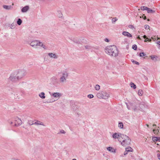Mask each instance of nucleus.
<instances>
[{
  "label": "nucleus",
  "mask_w": 160,
  "mask_h": 160,
  "mask_svg": "<svg viewBox=\"0 0 160 160\" xmlns=\"http://www.w3.org/2000/svg\"><path fill=\"white\" fill-rule=\"evenodd\" d=\"M127 107L128 109H130L131 108H132L133 109L134 111H136L137 109V107L136 105V103L135 102H130L129 103V104L130 105L129 107V105H128L127 103H126Z\"/></svg>",
  "instance_id": "nucleus-6"
},
{
  "label": "nucleus",
  "mask_w": 160,
  "mask_h": 160,
  "mask_svg": "<svg viewBox=\"0 0 160 160\" xmlns=\"http://www.w3.org/2000/svg\"><path fill=\"white\" fill-rule=\"evenodd\" d=\"M145 56V54L143 52L140 53L139 54V56L141 57H144Z\"/></svg>",
  "instance_id": "nucleus-36"
},
{
  "label": "nucleus",
  "mask_w": 160,
  "mask_h": 160,
  "mask_svg": "<svg viewBox=\"0 0 160 160\" xmlns=\"http://www.w3.org/2000/svg\"><path fill=\"white\" fill-rule=\"evenodd\" d=\"M39 96L42 99H44L45 98V93L43 92L40 93L39 94Z\"/></svg>",
  "instance_id": "nucleus-21"
},
{
  "label": "nucleus",
  "mask_w": 160,
  "mask_h": 160,
  "mask_svg": "<svg viewBox=\"0 0 160 160\" xmlns=\"http://www.w3.org/2000/svg\"><path fill=\"white\" fill-rule=\"evenodd\" d=\"M97 97L99 99H106L110 97L109 94L105 91L100 92L97 93Z\"/></svg>",
  "instance_id": "nucleus-3"
},
{
  "label": "nucleus",
  "mask_w": 160,
  "mask_h": 160,
  "mask_svg": "<svg viewBox=\"0 0 160 160\" xmlns=\"http://www.w3.org/2000/svg\"><path fill=\"white\" fill-rule=\"evenodd\" d=\"M152 126L154 128L153 130V132L155 134H160V131L158 129L159 127H158V128H157L156 124H153Z\"/></svg>",
  "instance_id": "nucleus-10"
},
{
  "label": "nucleus",
  "mask_w": 160,
  "mask_h": 160,
  "mask_svg": "<svg viewBox=\"0 0 160 160\" xmlns=\"http://www.w3.org/2000/svg\"><path fill=\"white\" fill-rule=\"evenodd\" d=\"M16 25V24H14V23H13L10 25V28L12 29L14 28L15 27Z\"/></svg>",
  "instance_id": "nucleus-33"
},
{
  "label": "nucleus",
  "mask_w": 160,
  "mask_h": 160,
  "mask_svg": "<svg viewBox=\"0 0 160 160\" xmlns=\"http://www.w3.org/2000/svg\"><path fill=\"white\" fill-rule=\"evenodd\" d=\"M73 41H74L75 42V43H79V41H77V40H75V41H74V40H73Z\"/></svg>",
  "instance_id": "nucleus-44"
},
{
  "label": "nucleus",
  "mask_w": 160,
  "mask_h": 160,
  "mask_svg": "<svg viewBox=\"0 0 160 160\" xmlns=\"http://www.w3.org/2000/svg\"><path fill=\"white\" fill-rule=\"evenodd\" d=\"M57 14L59 18H63V15L61 11L59 10H58Z\"/></svg>",
  "instance_id": "nucleus-16"
},
{
  "label": "nucleus",
  "mask_w": 160,
  "mask_h": 160,
  "mask_svg": "<svg viewBox=\"0 0 160 160\" xmlns=\"http://www.w3.org/2000/svg\"><path fill=\"white\" fill-rule=\"evenodd\" d=\"M14 5L13 3L12 4V5Z\"/></svg>",
  "instance_id": "nucleus-61"
},
{
  "label": "nucleus",
  "mask_w": 160,
  "mask_h": 160,
  "mask_svg": "<svg viewBox=\"0 0 160 160\" xmlns=\"http://www.w3.org/2000/svg\"><path fill=\"white\" fill-rule=\"evenodd\" d=\"M33 121L32 120H29L28 121V123L30 125H34Z\"/></svg>",
  "instance_id": "nucleus-31"
},
{
  "label": "nucleus",
  "mask_w": 160,
  "mask_h": 160,
  "mask_svg": "<svg viewBox=\"0 0 160 160\" xmlns=\"http://www.w3.org/2000/svg\"><path fill=\"white\" fill-rule=\"evenodd\" d=\"M29 9V7L28 6H26L23 7L21 9V12H26Z\"/></svg>",
  "instance_id": "nucleus-14"
},
{
  "label": "nucleus",
  "mask_w": 160,
  "mask_h": 160,
  "mask_svg": "<svg viewBox=\"0 0 160 160\" xmlns=\"http://www.w3.org/2000/svg\"><path fill=\"white\" fill-rule=\"evenodd\" d=\"M122 136L121 139L120 140L121 144L124 146L129 145L131 142L130 138L128 136L124 134Z\"/></svg>",
  "instance_id": "nucleus-2"
},
{
  "label": "nucleus",
  "mask_w": 160,
  "mask_h": 160,
  "mask_svg": "<svg viewBox=\"0 0 160 160\" xmlns=\"http://www.w3.org/2000/svg\"><path fill=\"white\" fill-rule=\"evenodd\" d=\"M48 55L51 58L56 59L58 58V56L55 53H49Z\"/></svg>",
  "instance_id": "nucleus-11"
},
{
  "label": "nucleus",
  "mask_w": 160,
  "mask_h": 160,
  "mask_svg": "<svg viewBox=\"0 0 160 160\" xmlns=\"http://www.w3.org/2000/svg\"><path fill=\"white\" fill-rule=\"evenodd\" d=\"M38 45L42 47L45 49H47V48L43 44L42 42H40L39 41H38Z\"/></svg>",
  "instance_id": "nucleus-17"
},
{
  "label": "nucleus",
  "mask_w": 160,
  "mask_h": 160,
  "mask_svg": "<svg viewBox=\"0 0 160 160\" xmlns=\"http://www.w3.org/2000/svg\"><path fill=\"white\" fill-rule=\"evenodd\" d=\"M105 52L110 56L116 57L118 55V49L115 46H110L107 47L105 48Z\"/></svg>",
  "instance_id": "nucleus-1"
},
{
  "label": "nucleus",
  "mask_w": 160,
  "mask_h": 160,
  "mask_svg": "<svg viewBox=\"0 0 160 160\" xmlns=\"http://www.w3.org/2000/svg\"><path fill=\"white\" fill-rule=\"evenodd\" d=\"M143 37L145 39L144 40L145 42H146L147 41L150 42L151 41V39H148V38H147V36L145 35L143 36Z\"/></svg>",
  "instance_id": "nucleus-25"
},
{
  "label": "nucleus",
  "mask_w": 160,
  "mask_h": 160,
  "mask_svg": "<svg viewBox=\"0 0 160 160\" xmlns=\"http://www.w3.org/2000/svg\"><path fill=\"white\" fill-rule=\"evenodd\" d=\"M72 160H77L76 159H73Z\"/></svg>",
  "instance_id": "nucleus-58"
},
{
  "label": "nucleus",
  "mask_w": 160,
  "mask_h": 160,
  "mask_svg": "<svg viewBox=\"0 0 160 160\" xmlns=\"http://www.w3.org/2000/svg\"><path fill=\"white\" fill-rule=\"evenodd\" d=\"M14 160H19L18 159H14Z\"/></svg>",
  "instance_id": "nucleus-59"
},
{
  "label": "nucleus",
  "mask_w": 160,
  "mask_h": 160,
  "mask_svg": "<svg viewBox=\"0 0 160 160\" xmlns=\"http://www.w3.org/2000/svg\"><path fill=\"white\" fill-rule=\"evenodd\" d=\"M128 152L127 151H125L124 152V155H126L127 154H128Z\"/></svg>",
  "instance_id": "nucleus-45"
},
{
  "label": "nucleus",
  "mask_w": 160,
  "mask_h": 160,
  "mask_svg": "<svg viewBox=\"0 0 160 160\" xmlns=\"http://www.w3.org/2000/svg\"><path fill=\"white\" fill-rule=\"evenodd\" d=\"M141 9L142 10H146L147 11L148 9V8L144 6H142L141 7Z\"/></svg>",
  "instance_id": "nucleus-30"
},
{
  "label": "nucleus",
  "mask_w": 160,
  "mask_h": 160,
  "mask_svg": "<svg viewBox=\"0 0 160 160\" xmlns=\"http://www.w3.org/2000/svg\"><path fill=\"white\" fill-rule=\"evenodd\" d=\"M9 79L12 81H16L18 80L17 79L16 75L15 76L13 74H11L9 78Z\"/></svg>",
  "instance_id": "nucleus-12"
},
{
  "label": "nucleus",
  "mask_w": 160,
  "mask_h": 160,
  "mask_svg": "<svg viewBox=\"0 0 160 160\" xmlns=\"http://www.w3.org/2000/svg\"><path fill=\"white\" fill-rule=\"evenodd\" d=\"M155 57L153 56H151V58L153 60Z\"/></svg>",
  "instance_id": "nucleus-50"
},
{
  "label": "nucleus",
  "mask_w": 160,
  "mask_h": 160,
  "mask_svg": "<svg viewBox=\"0 0 160 160\" xmlns=\"http://www.w3.org/2000/svg\"><path fill=\"white\" fill-rule=\"evenodd\" d=\"M3 8L7 10H10L12 8V7L11 5L10 6H7V5H3Z\"/></svg>",
  "instance_id": "nucleus-22"
},
{
  "label": "nucleus",
  "mask_w": 160,
  "mask_h": 160,
  "mask_svg": "<svg viewBox=\"0 0 160 160\" xmlns=\"http://www.w3.org/2000/svg\"><path fill=\"white\" fill-rule=\"evenodd\" d=\"M155 37V38H152V39H156V37Z\"/></svg>",
  "instance_id": "nucleus-54"
},
{
  "label": "nucleus",
  "mask_w": 160,
  "mask_h": 160,
  "mask_svg": "<svg viewBox=\"0 0 160 160\" xmlns=\"http://www.w3.org/2000/svg\"><path fill=\"white\" fill-rule=\"evenodd\" d=\"M34 125H41L43 126H45V125L43 124L42 122H41L39 121H37L36 122L34 123Z\"/></svg>",
  "instance_id": "nucleus-18"
},
{
  "label": "nucleus",
  "mask_w": 160,
  "mask_h": 160,
  "mask_svg": "<svg viewBox=\"0 0 160 160\" xmlns=\"http://www.w3.org/2000/svg\"><path fill=\"white\" fill-rule=\"evenodd\" d=\"M130 85L132 88H133L134 89H135L136 88V85L133 82H131Z\"/></svg>",
  "instance_id": "nucleus-28"
},
{
  "label": "nucleus",
  "mask_w": 160,
  "mask_h": 160,
  "mask_svg": "<svg viewBox=\"0 0 160 160\" xmlns=\"http://www.w3.org/2000/svg\"><path fill=\"white\" fill-rule=\"evenodd\" d=\"M38 41L34 40L31 42L30 43V45L32 47H34L35 46H37Z\"/></svg>",
  "instance_id": "nucleus-13"
},
{
  "label": "nucleus",
  "mask_w": 160,
  "mask_h": 160,
  "mask_svg": "<svg viewBox=\"0 0 160 160\" xmlns=\"http://www.w3.org/2000/svg\"><path fill=\"white\" fill-rule=\"evenodd\" d=\"M146 125L147 126V127H149V125L148 124H146Z\"/></svg>",
  "instance_id": "nucleus-57"
},
{
  "label": "nucleus",
  "mask_w": 160,
  "mask_h": 160,
  "mask_svg": "<svg viewBox=\"0 0 160 160\" xmlns=\"http://www.w3.org/2000/svg\"><path fill=\"white\" fill-rule=\"evenodd\" d=\"M55 101H56V100H55L53 98H51L48 99L46 102L47 103H50L53 102Z\"/></svg>",
  "instance_id": "nucleus-20"
},
{
  "label": "nucleus",
  "mask_w": 160,
  "mask_h": 160,
  "mask_svg": "<svg viewBox=\"0 0 160 160\" xmlns=\"http://www.w3.org/2000/svg\"><path fill=\"white\" fill-rule=\"evenodd\" d=\"M104 41L106 42H108L109 41V40L107 38H106L104 39Z\"/></svg>",
  "instance_id": "nucleus-43"
},
{
  "label": "nucleus",
  "mask_w": 160,
  "mask_h": 160,
  "mask_svg": "<svg viewBox=\"0 0 160 160\" xmlns=\"http://www.w3.org/2000/svg\"><path fill=\"white\" fill-rule=\"evenodd\" d=\"M126 150L128 152H131L132 151V149L131 147H129L126 148Z\"/></svg>",
  "instance_id": "nucleus-26"
},
{
  "label": "nucleus",
  "mask_w": 160,
  "mask_h": 160,
  "mask_svg": "<svg viewBox=\"0 0 160 160\" xmlns=\"http://www.w3.org/2000/svg\"><path fill=\"white\" fill-rule=\"evenodd\" d=\"M107 149L108 151L112 152H115V150L114 149L112 148L109 147L107 148Z\"/></svg>",
  "instance_id": "nucleus-19"
},
{
  "label": "nucleus",
  "mask_w": 160,
  "mask_h": 160,
  "mask_svg": "<svg viewBox=\"0 0 160 160\" xmlns=\"http://www.w3.org/2000/svg\"><path fill=\"white\" fill-rule=\"evenodd\" d=\"M137 38L139 40H141V38L139 36H138V37H137Z\"/></svg>",
  "instance_id": "nucleus-51"
},
{
  "label": "nucleus",
  "mask_w": 160,
  "mask_h": 160,
  "mask_svg": "<svg viewBox=\"0 0 160 160\" xmlns=\"http://www.w3.org/2000/svg\"><path fill=\"white\" fill-rule=\"evenodd\" d=\"M158 141H158L159 142H160V138H158Z\"/></svg>",
  "instance_id": "nucleus-52"
},
{
  "label": "nucleus",
  "mask_w": 160,
  "mask_h": 160,
  "mask_svg": "<svg viewBox=\"0 0 160 160\" xmlns=\"http://www.w3.org/2000/svg\"><path fill=\"white\" fill-rule=\"evenodd\" d=\"M39 0L42 2H44L45 1V0Z\"/></svg>",
  "instance_id": "nucleus-56"
},
{
  "label": "nucleus",
  "mask_w": 160,
  "mask_h": 160,
  "mask_svg": "<svg viewBox=\"0 0 160 160\" xmlns=\"http://www.w3.org/2000/svg\"><path fill=\"white\" fill-rule=\"evenodd\" d=\"M118 126L120 128H123V126L122 123L121 122H119L118 123Z\"/></svg>",
  "instance_id": "nucleus-29"
},
{
  "label": "nucleus",
  "mask_w": 160,
  "mask_h": 160,
  "mask_svg": "<svg viewBox=\"0 0 160 160\" xmlns=\"http://www.w3.org/2000/svg\"><path fill=\"white\" fill-rule=\"evenodd\" d=\"M60 132L61 133L64 134L66 132L63 130H61L60 131Z\"/></svg>",
  "instance_id": "nucleus-42"
},
{
  "label": "nucleus",
  "mask_w": 160,
  "mask_h": 160,
  "mask_svg": "<svg viewBox=\"0 0 160 160\" xmlns=\"http://www.w3.org/2000/svg\"><path fill=\"white\" fill-rule=\"evenodd\" d=\"M118 20V19L116 18H112V22H115L116 21H117Z\"/></svg>",
  "instance_id": "nucleus-35"
},
{
  "label": "nucleus",
  "mask_w": 160,
  "mask_h": 160,
  "mask_svg": "<svg viewBox=\"0 0 160 160\" xmlns=\"http://www.w3.org/2000/svg\"><path fill=\"white\" fill-rule=\"evenodd\" d=\"M132 61L133 62H134L135 64H137V65H138L139 64V62H137L136 61H134V60H132Z\"/></svg>",
  "instance_id": "nucleus-41"
},
{
  "label": "nucleus",
  "mask_w": 160,
  "mask_h": 160,
  "mask_svg": "<svg viewBox=\"0 0 160 160\" xmlns=\"http://www.w3.org/2000/svg\"><path fill=\"white\" fill-rule=\"evenodd\" d=\"M156 38H157V39H159V37H158V36L157 37H156Z\"/></svg>",
  "instance_id": "nucleus-55"
},
{
  "label": "nucleus",
  "mask_w": 160,
  "mask_h": 160,
  "mask_svg": "<svg viewBox=\"0 0 160 160\" xmlns=\"http://www.w3.org/2000/svg\"><path fill=\"white\" fill-rule=\"evenodd\" d=\"M123 134L116 132L113 134L112 137L114 138L119 139L120 140L121 138V136H122V135Z\"/></svg>",
  "instance_id": "nucleus-9"
},
{
  "label": "nucleus",
  "mask_w": 160,
  "mask_h": 160,
  "mask_svg": "<svg viewBox=\"0 0 160 160\" xmlns=\"http://www.w3.org/2000/svg\"><path fill=\"white\" fill-rule=\"evenodd\" d=\"M8 123L11 125L13 124L12 122L11 121H8Z\"/></svg>",
  "instance_id": "nucleus-47"
},
{
  "label": "nucleus",
  "mask_w": 160,
  "mask_h": 160,
  "mask_svg": "<svg viewBox=\"0 0 160 160\" xmlns=\"http://www.w3.org/2000/svg\"><path fill=\"white\" fill-rule=\"evenodd\" d=\"M132 48L134 50H136L137 48V46L136 45H134L132 46Z\"/></svg>",
  "instance_id": "nucleus-38"
},
{
  "label": "nucleus",
  "mask_w": 160,
  "mask_h": 160,
  "mask_svg": "<svg viewBox=\"0 0 160 160\" xmlns=\"http://www.w3.org/2000/svg\"><path fill=\"white\" fill-rule=\"evenodd\" d=\"M57 79V78H56V77H53L51 78V80L53 81H56Z\"/></svg>",
  "instance_id": "nucleus-39"
},
{
  "label": "nucleus",
  "mask_w": 160,
  "mask_h": 160,
  "mask_svg": "<svg viewBox=\"0 0 160 160\" xmlns=\"http://www.w3.org/2000/svg\"><path fill=\"white\" fill-rule=\"evenodd\" d=\"M94 97V96L92 94H89L88 95V97L89 98H93Z\"/></svg>",
  "instance_id": "nucleus-37"
},
{
  "label": "nucleus",
  "mask_w": 160,
  "mask_h": 160,
  "mask_svg": "<svg viewBox=\"0 0 160 160\" xmlns=\"http://www.w3.org/2000/svg\"><path fill=\"white\" fill-rule=\"evenodd\" d=\"M148 20L149 21V19H148Z\"/></svg>",
  "instance_id": "nucleus-60"
},
{
  "label": "nucleus",
  "mask_w": 160,
  "mask_h": 160,
  "mask_svg": "<svg viewBox=\"0 0 160 160\" xmlns=\"http://www.w3.org/2000/svg\"><path fill=\"white\" fill-rule=\"evenodd\" d=\"M147 12L148 13H154L155 12V11L150 8H148L147 10Z\"/></svg>",
  "instance_id": "nucleus-24"
},
{
  "label": "nucleus",
  "mask_w": 160,
  "mask_h": 160,
  "mask_svg": "<svg viewBox=\"0 0 160 160\" xmlns=\"http://www.w3.org/2000/svg\"><path fill=\"white\" fill-rule=\"evenodd\" d=\"M15 122L14 126H18L19 125H21L22 123V120L18 117L15 118Z\"/></svg>",
  "instance_id": "nucleus-8"
},
{
  "label": "nucleus",
  "mask_w": 160,
  "mask_h": 160,
  "mask_svg": "<svg viewBox=\"0 0 160 160\" xmlns=\"http://www.w3.org/2000/svg\"><path fill=\"white\" fill-rule=\"evenodd\" d=\"M26 74V71L24 69H19L16 74L17 80H20L24 77Z\"/></svg>",
  "instance_id": "nucleus-4"
},
{
  "label": "nucleus",
  "mask_w": 160,
  "mask_h": 160,
  "mask_svg": "<svg viewBox=\"0 0 160 160\" xmlns=\"http://www.w3.org/2000/svg\"><path fill=\"white\" fill-rule=\"evenodd\" d=\"M51 95L54 97V99L56 101L59 99L62 94L59 92H54L52 95L51 94Z\"/></svg>",
  "instance_id": "nucleus-7"
},
{
  "label": "nucleus",
  "mask_w": 160,
  "mask_h": 160,
  "mask_svg": "<svg viewBox=\"0 0 160 160\" xmlns=\"http://www.w3.org/2000/svg\"><path fill=\"white\" fill-rule=\"evenodd\" d=\"M158 158L160 160V154H158Z\"/></svg>",
  "instance_id": "nucleus-49"
},
{
  "label": "nucleus",
  "mask_w": 160,
  "mask_h": 160,
  "mask_svg": "<svg viewBox=\"0 0 160 160\" xmlns=\"http://www.w3.org/2000/svg\"><path fill=\"white\" fill-rule=\"evenodd\" d=\"M146 18H146V16H144V17L143 18V19H144L145 20V19H146Z\"/></svg>",
  "instance_id": "nucleus-53"
},
{
  "label": "nucleus",
  "mask_w": 160,
  "mask_h": 160,
  "mask_svg": "<svg viewBox=\"0 0 160 160\" xmlns=\"http://www.w3.org/2000/svg\"><path fill=\"white\" fill-rule=\"evenodd\" d=\"M62 73V75L60 78V83H63L66 82L68 73L66 71H63Z\"/></svg>",
  "instance_id": "nucleus-5"
},
{
  "label": "nucleus",
  "mask_w": 160,
  "mask_h": 160,
  "mask_svg": "<svg viewBox=\"0 0 160 160\" xmlns=\"http://www.w3.org/2000/svg\"><path fill=\"white\" fill-rule=\"evenodd\" d=\"M95 88L96 90H99L100 89V86L99 85L97 84L96 85Z\"/></svg>",
  "instance_id": "nucleus-32"
},
{
  "label": "nucleus",
  "mask_w": 160,
  "mask_h": 160,
  "mask_svg": "<svg viewBox=\"0 0 160 160\" xmlns=\"http://www.w3.org/2000/svg\"><path fill=\"white\" fill-rule=\"evenodd\" d=\"M122 34L124 36H127L128 38L132 37V35L128 32L124 31L122 32Z\"/></svg>",
  "instance_id": "nucleus-15"
},
{
  "label": "nucleus",
  "mask_w": 160,
  "mask_h": 160,
  "mask_svg": "<svg viewBox=\"0 0 160 160\" xmlns=\"http://www.w3.org/2000/svg\"><path fill=\"white\" fill-rule=\"evenodd\" d=\"M143 91L141 89H140L138 91V95L139 96H142L143 94Z\"/></svg>",
  "instance_id": "nucleus-27"
},
{
  "label": "nucleus",
  "mask_w": 160,
  "mask_h": 160,
  "mask_svg": "<svg viewBox=\"0 0 160 160\" xmlns=\"http://www.w3.org/2000/svg\"><path fill=\"white\" fill-rule=\"evenodd\" d=\"M158 139V138L156 137H153L152 138V139L154 142L157 141Z\"/></svg>",
  "instance_id": "nucleus-34"
},
{
  "label": "nucleus",
  "mask_w": 160,
  "mask_h": 160,
  "mask_svg": "<svg viewBox=\"0 0 160 160\" xmlns=\"http://www.w3.org/2000/svg\"><path fill=\"white\" fill-rule=\"evenodd\" d=\"M129 27L130 28H133V27L132 25H130L129 26Z\"/></svg>",
  "instance_id": "nucleus-48"
},
{
  "label": "nucleus",
  "mask_w": 160,
  "mask_h": 160,
  "mask_svg": "<svg viewBox=\"0 0 160 160\" xmlns=\"http://www.w3.org/2000/svg\"><path fill=\"white\" fill-rule=\"evenodd\" d=\"M90 47L88 45L85 46V48L86 49H88Z\"/></svg>",
  "instance_id": "nucleus-46"
},
{
  "label": "nucleus",
  "mask_w": 160,
  "mask_h": 160,
  "mask_svg": "<svg viewBox=\"0 0 160 160\" xmlns=\"http://www.w3.org/2000/svg\"><path fill=\"white\" fill-rule=\"evenodd\" d=\"M22 22V21L21 19L19 18L18 19L17 21V23L18 25H20L21 24Z\"/></svg>",
  "instance_id": "nucleus-23"
},
{
  "label": "nucleus",
  "mask_w": 160,
  "mask_h": 160,
  "mask_svg": "<svg viewBox=\"0 0 160 160\" xmlns=\"http://www.w3.org/2000/svg\"><path fill=\"white\" fill-rule=\"evenodd\" d=\"M144 27H145V28L146 29H149V28H150L149 26V25H145V26H144Z\"/></svg>",
  "instance_id": "nucleus-40"
}]
</instances>
